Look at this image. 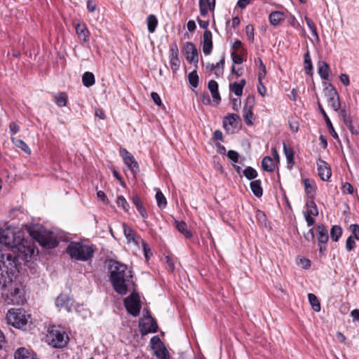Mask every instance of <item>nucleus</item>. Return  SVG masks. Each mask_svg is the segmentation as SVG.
<instances>
[{"label":"nucleus","mask_w":359,"mask_h":359,"mask_svg":"<svg viewBox=\"0 0 359 359\" xmlns=\"http://www.w3.org/2000/svg\"><path fill=\"white\" fill-rule=\"evenodd\" d=\"M34 253V245L24 239L23 232L0 228V285L7 275L19 271Z\"/></svg>","instance_id":"f257e3e1"},{"label":"nucleus","mask_w":359,"mask_h":359,"mask_svg":"<svg viewBox=\"0 0 359 359\" xmlns=\"http://www.w3.org/2000/svg\"><path fill=\"white\" fill-rule=\"evenodd\" d=\"M110 280L114 290L125 295L134 286L132 271L125 264L113 262L110 265Z\"/></svg>","instance_id":"f03ea898"},{"label":"nucleus","mask_w":359,"mask_h":359,"mask_svg":"<svg viewBox=\"0 0 359 359\" xmlns=\"http://www.w3.org/2000/svg\"><path fill=\"white\" fill-rule=\"evenodd\" d=\"M11 274L7 275L5 284L0 285V292L5 302L11 304H22L25 302L24 292L22 285L13 280Z\"/></svg>","instance_id":"7ed1b4c3"},{"label":"nucleus","mask_w":359,"mask_h":359,"mask_svg":"<svg viewBox=\"0 0 359 359\" xmlns=\"http://www.w3.org/2000/svg\"><path fill=\"white\" fill-rule=\"evenodd\" d=\"M66 252L72 259L87 262L93 258L95 248L92 244L72 241L67 245Z\"/></svg>","instance_id":"20e7f679"},{"label":"nucleus","mask_w":359,"mask_h":359,"mask_svg":"<svg viewBox=\"0 0 359 359\" xmlns=\"http://www.w3.org/2000/svg\"><path fill=\"white\" fill-rule=\"evenodd\" d=\"M29 233L43 247L54 248L58 245L57 241L52 236V233L45 230L41 226L30 227Z\"/></svg>","instance_id":"39448f33"},{"label":"nucleus","mask_w":359,"mask_h":359,"mask_svg":"<svg viewBox=\"0 0 359 359\" xmlns=\"http://www.w3.org/2000/svg\"><path fill=\"white\" fill-rule=\"evenodd\" d=\"M46 341L53 347L61 348L67 344L69 337L60 327L53 326L48 330Z\"/></svg>","instance_id":"423d86ee"},{"label":"nucleus","mask_w":359,"mask_h":359,"mask_svg":"<svg viewBox=\"0 0 359 359\" xmlns=\"http://www.w3.org/2000/svg\"><path fill=\"white\" fill-rule=\"evenodd\" d=\"M30 319V315L21 309H11L6 313L8 323L18 329L25 327Z\"/></svg>","instance_id":"0eeeda50"},{"label":"nucleus","mask_w":359,"mask_h":359,"mask_svg":"<svg viewBox=\"0 0 359 359\" xmlns=\"http://www.w3.org/2000/svg\"><path fill=\"white\" fill-rule=\"evenodd\" d=\"M124 306L127 311L133 316H137L141 309L140 299L138 294L135 292L127 297L124 300Z\"/></svg>","instance_id":"6e6552de"},{"label":"nucleus","mask_w":359,"mask_h":359,"mask_svg":"<svg viewBox=\"0 0 359 359\" xmlns=\"http://www.w3.org/2000/svg\"><path fill=\"white\" fill-rule=\"evenodd\" d=\"M324 93L327 97L328 104L335 111L339 110L341 104L339 101V94L334 86L329 84L325 89Z\"/></svg>","instance_id":"1a4fd4ad"},{"label":"nucleus","mask_w":359,"mask_h":359,"mask_svg":"<svg viewBox=\"0 0 359 359\" xmlns=\"http://www.w3.org/2000/svg\"><path fill=\"white\" fill-rule=\"evenodd\" d=\"M120 154L123 158L124 163L128 166L135 177L140 171L138 163L134 156L126 149H121Z\"/></svg>","instance_id":"9d476101"},{"label":"nucleus","mask_w":359,"mask_h":359,"mask_svg":"<svg viewBox=\"0 0 359 359\" xmlns=\"http://www.w3.org/2000/svg\"><path fill=\"white\" fill-rule=\"evenodd\" d=\"M151 344L154 353L158 359H169L168 351L158 337H153Z\"/></svg>","instance_id":"9b49d317"},{"label":"nucleus","mask_w":359,"mask_h":359,"mask_svg":"<svg viewBox=\"0 0 359 359\" xmlns=\"http://www.w3.org/2000/svg\"><path fill=\"white\" fill-rule=\"evenodd\" d=\"M318 231L317 240L318 243L319 252L321 255H325L327 250L326 245L329 239L328 231L326 227L323 225H318L316 226Z\"/></svg>","instance_id":"f8f14e48"},{"label":"nucleus","mask_w":359,"mask_h":359,"mask_svg":"<svg viewBox=\"0 0 359 359\" xmlns=\"http://www.w3.org/2000/svg\"><path fill=\"white\" fill-rule=\"evenodd\" d=\"M122 226L128 244H133L136 247L140 248V245L142 243V241H144V240L126 223H123Z\"/></svg>","instance_id":"ddd939ff"},{"label":"nucleus","mask_w":359,"mask_h":359,"mask_svg":"<svg viewBox=\"0 0 359 359\" xmlns=\"http://www.w3.org/2000/svg\"><path fill=\"white\" fill-rule=\"evenodd\" d=\"M201 27L205 29L203 41V52L205 55H208L212 50V36L210 30L208 29L209 24H199Z\"/></svg>","instance_id":"4468645a"},{"label":"nucleus","mask_w":359,"mask_h":359,"mask_svg":"<svg viewBox=\"0 0 359 359\" xmlns=\"http://www.w3.org/2000/svg\"><path fill=\"white\" fill-rule=\"evenodd\" d=\"M255 104V97L248 96L246 99L243 109V119L248 126L252 125L253 113L252 108Z\"/></svg>","instance_id":"2eb2a0df"},{"label":"nucleus","mask_w":359,"mask_h":359,"mask_svg":"<svg viewBox=\"0 0 359 359\" xmlns=\"http://www.w3.org/2000/svg\"><path fill=\"white\" fill-rule=\"evenodd\" d=\"M139 326L142 335H145L151 332H156L158 328L156 322L151 316H148L144 320L140 321Z\"/></svg>","instance_id":"dca6fc26"},{"label":"nucleus","mask_w":359,"mask_h":359,"mask_svg":"<svg viewBox=\"0 0 359 359\" xmlns=\"http://www.w3.org/2000/svg\"><path fill=\"white\" fill-rule=\"evenodd\" d=\"M74 301L68 295L60 294L55 299V306L59 309H64L70 312L74 306Z\"/></svg>","instance_id":"f3484780"},{"label":"nucleus","mask_w":359,"mask_h":359,"mask_svg":"<svg viewBox=\"0 0 359 359\" xmlns=\"http://www.w3.org/2000/svg\"><path fill=\"white\" fill-rule=\"evenodd\" d=\"M269 20V22H282L285 20L294 22V18L287 11H273L270 13Z\"/></svg>","instance_id":"a211bd4d"},{"label":"nucleus","mask_w":359,"mask_h":359,"mask_svg":"<svg viewBox=\"0 0 359 359\" xmlns=\"http://www.w3.org/2000/svg\"><path fill=\"white\" fill-rule=\"evenodd\" d=\"M184 56L187 60L191 63L197 64L198 62V51L195 45L191 42H187L184 50Z\"/></svg>","instance_id":"6ab92c4d"},{"label":"nucleus","mask_w":359,"mask_h":359,"mask_svg":"<svg viewBox=\"0 0 359 359\" xmlns=\"http://www.w3.org/2000/svg\"><path fill=\"white\" fill-rule=\"evenodd\" d=\"M316 163L319 177L322 180L327 181L332 175V171L328 163L321 159H318Z\"/></svg>","instance_id":"aec40b11"},{"label":"nucleus","mask_w":359,"mask_h":359,"mask_svg":"<svg viewBox=\"0 0 359 359\" xmlns=\"http://www.w3.org/2000/svg\"><path fill=\"white\" fill-rule=\"evenodd\" d=\"M179 50L177 45L174 43L170 46V63L171 69L173 71H177L180 65V61L178 57Z\"/></svg>","instance_id":"412c9836"},{"label":"nucleus","mask_w":359,"mask_h":359,"mask_svg":"<svg viewBox=\"0 0 359 359\" xmlns=\"http://www.w3.org/2000/svg\"><path fill=\"white\" fill-rule=\"evenodd\" d=\"M318 109H319V111L322 114V115L323 116L324 118H325V123H326V125H327V127L328 128V130L330 133V135L336 140H338L339 139V136H338V134L337 133V132L335 131L333 126H332V123L330 119V118L328 117L327 113L325 112V111L324 110L323 106L321 105L320 103H318Z\"/></svg>","instance_id":"4be33fe9"},{"label":"nucleus","mask_w":359,"mask_h":359,"mask_svg":"<svg viewBox=\"0 0 359 359\" xmlns=\"http://www.w3.org/2000/svg\"><path fill=\"white\" fill-rule=\"evenodd\" d=\"M208 88L211 93L213 100L219 104L221 101V97L218 90V83L215 80H210L208 82Z\"/></svg>","instance_id":"5701e85b"},{"label":"nucleus","mask_w":359,"mask_h":359,"mask_svg":"<svg viewBox=\"0 0 359 359\" xmlns=\"http://www.w3.org/2000/svg\"><path fill=\"white\" fill-rule=\"evenodd\" d=\"M330 66L324 61H319L318 63V72L320 76L324 80H329L330 78Z\"/></svg>","instance_id":"b1692460"},{"label":"nucleus","mask_w":359,"mask_h":359,"mask_svg":"<svg viewBox=\"0 0 359 359\" xmlns=\"http://www.w3.org/2000/svg\"><path fill=\"white\" fill-rule=\"evenodd\" d=\"M76 31L80 40L83 42L88 41L89 31L88 30L86 24H76Z\"/></svg>","instance_id":"393cba45"},{"label":"nucleus","mask_w":359,"mask_h":359,"mask_svg":"<svg viewBox=\"0 0 359 359\" xmlns=\"http://www.w3.org/2000/svg\"><path fill=\"white\" fill-rule=\"evenodd\" d=\"M245 83L246 81L245 79L241 80L240 82H235L230 85V90L232 91L236 95L241 96Z\"/></svg>","instance_id":"a878e982"},{"label":"nucleus","mask_w":359,"mask_h":359,"mask_svg":"<svg viewBox=\"0 0 359 359\" xmlns=\"http://www.w3.org/2000/svg\"><path fill=\"white\" fill-rule=\"evenodd\" d=\"M15 359H37L31 355L30 352L25 348H19L14 354Z\"/></svg>","instance_id":"bb28decb"},{"label":"nucleus","mask_w":359,"mask_h":359,"mask_svg":"<svg viewBox=\"0 0 359 359\" xmlns=\"http://www.w3.org/2000/svg\"><path fill=\"white\" fill-rule=\"evenodd\" d=\"M304 189L307 196L310 198H313L316 193V187L312 180L306 179L304 181Z\"/></svg>","instance_id":"cd10ccee"},{"label":"nucleus","mask_w":359,"mask_h":359,"mask_svg":"<svg viewBox=\"0 0 359 359\" xmlns=\"http://www.w3.org/2000/svg\"><path fill=\"white\" fill-rule=\"evenodd\" d=\"M132 201L133 204L135 205L137 210L139 211L140 214L142 217V218L146 219L147 218V213L144 207L142 206V201L140 198L135 195L133 196Z\"/></svg>","instance_id":"c85d7f7f"},{"label":"nucleus","mask_w":359,"mask_h":359,"mask_svg":"<svg viewBox=\"0 0 359 359\" xmlns=\"http://www.w3.org/2000/svg\"><path fill=\"white\" fill-rule=\"evenodd\" d=\"M176 228L186 238H191L193 236L191 231L188 229L187 224L185 222H177Z\"/></svg>","instance_id":"c756f323"},{"label":"nucleus","mask_w":359,"mask_h":359,"mask_svg":"<svg viewBox=\"0 0 359 359\" xmlns=\"http://www.w3.org/2000/svg\"><path fill=\"white\" fill-rule=\"evenodd\" d=\"M262 166L266 172H273L275 170V163L270 156H265L262 159Z\"/></svg>","instance_id":"7c9ffc66"},{"label":"nucleus","mask_w":359,"mask_h":359,"mask_svg":"<svg viewBox=\"0 0 359 359\" xmlns=\"http://www.w3.org/2000/svg\"><path fill=\"white\" fill-rule=\"evenodd\" d=\"M283 151L285 155L287 164L292 167L294 165V151L293 149L283 143Z\"/></svg>","instance_id":"2f4dec72"},{"label":"nucleus","mask_w":359,"mask_h":359,"mask_svg":"<svg viewBox=\"0 0 359 359\" xmlns=\"http://www.w3.org/2000/svg\"><path fill=\"white\" fill-rule=\"evenodd\" d=\"M54 100L59 107H65L67 102V95L64 92L59 93L54 96Z\"/></svg>","instance_id":"473e14b6"},{"label":"nucleus","mask_w":359,"mask_h":359,"mask_svg":"<svg viewBox=\"0 0 359 359\" xmlns=\"http://www.w3.org/2000/svg\"><path fill=\"white\" fill-rule=\"evenodd\" d=\"M82 82L86 87H90L95 83V76L91 72H86L83 74Z\"/></svg>","instance_id":"72a5a7b5"},{"label":"nucleus","mask_w":359,"mask_h":359,"mask_svg":"<svg viewBox=\"0 0 359 359\" xmlns=\"http://www.w3.org/2000/svg\"><path fill=\"white\" fill-rule=\"evenodd\" d=\"M250 189L257 197H261L263 194L260 180H255L250 182Z\"/></svg>","instance_id":"f704fd0d"},{"label":"nucleus","mask_w":359,"mask_h":359,"mask_svg":"<svg viewBox=\"0 0 359 359\" xmlns=\"http://www.w3.org/2000/svg\"><path fill=\"white\" fill-rule=\"evenodd\" d=\"M11 140L12 142L13 143V144H15V146L21 149L25 153H27V154L31 153V150H30L29 147L23 140L16 138V137H13L11 138Z\"/></svg>","instance_id":"c9c22d12"},{"label":"nucleus","mask_w":359,"mask_h":359,"mask_svg":"<svg viewBox=\"0 0 359 359\" xmlns=\"http://www.w3.org/2000/svg\"><path fill=\"white\" fill-rule=\"evenodd\" d=\"M342 234V229L339 225H334L331 228L330 230V236L331 239L334 241L337 242L339 239V238L341 236Z\"/></svg>","instance_id":"e433bc0d"},{"label":"nucleus","mask_w":359,"mask_h":359,"mask_svg":"<svg viewBox=\"0 0 359 359\" xmlns=\"http://www.w3.org/2000/svg\"><path fill=\"white\" fill-rule=\"evenodd\" d=\"M304 63L306 73L309 75L311 74L313 70V65L309 50H307V52L304 54Z\"/></svg>","instance_id":"4c0bfd02"},{"label":"nucleus","mask_w":359,"mask_h":359,"mask_svg":"<svg viewBox=\"0 0 359 359\" xmlns=\"http://www.w3.org/2000/svg\"><path fill=\"white\" fill-rule=\"evenodd\" d=\"M239 119V116L236 114H231L226 116L223 121L224 127L229 130L228 125L233 126L236 122Z\"/></svg>","instance_id":"58836bf2"},{"label":"nucleus","mask_w":359,"mask_h":359,"mask_svg":"<svg viewBox=\"0 0 359 359\" xmlns=\"http://www.w3.org/2000/svg\"><path fill=\"white\" fill-rule=\"evenodd\" d=\"M307 206V214L312 215L313 216H317L318 215V210L316 204L315 203L313 198H310L306 202Z\"/></svg>","instance_id":"ea45409f"},{"label":"nucleus","mask_w":359,"mask_h":359,"mask_svg":"<svg viewBox=\"0 0 359 359\" xmlns=\"http://www.w3.org/2000/svg\"><path fill=\"white\" fill-rule=\"evenodd\" d=\"M156 200L157 205L161 208H164L167 205V200L163 194L158 189H156Z\"/></svg>","instance_id":"a19ab883"},{"label":"nucleus","mask_w":359,"mask_h":359,"mask_svg":"<svg viewBox=\"0 0 359 359\" xmlns=\"http://www.w3.org/2000/svg\"><path fill=\"white\" fill-rule=\"evenodd\" d=\"M308 298L309 302L315 311H320V304L317 298V297L312 293L309 294Z\"/></svg>","instance_id":"79ce46f5"},{"label":"nucleus","mask_w":359,"mask_h":359,"mask_svg":"<svg viewBox=\"0 0 359 359\" xmlns=\"http://www.w3.org/2000/svg\"><path fill=\"white\" fill-rule=\"evenodd\" d=\"M188 79L189 84L194 87L196 88L198 86V76L197 74V71L194 69L191 72H190L188 75Z\"/></svg>","instance_id":"37998d69"},{"label":"nucleus","mask_w":359,"mask_h":359,"mask_svg":"<svg viewBox=\"0 0 359 359\" xmlns=\"http://www.w3.org/2000/svg\"><path fill=\"white\" fill-rule=\"evenodd\" d=\"M243 175L245 176V177L249 180H252L257 177V171L252 167H248L246 168L243 171Z\"/></svg>","instance_id":"c03bdc74"},{"label":"nucleus","mask_w":359,"mask_h":359,"mask_svg":"<svg viewBox=\"0 0 359 359\" xmlns=\"http://www.w3.org/2000/svg\"><path fill=\"white\" fill-rule=\"evenodd\" d=\"M208 2H205L204 0H199V7H200V12L201 15L205 16L208 14V10L211 9L212 7V4H208L207 5Z\"/></svg>","instance_id":"a18cd8bd"},{"label":"nucleus","mask_w":359,"mask_h":359,"mask_svg":"<svg viewBox=\"0 0 359 359\" xmlns=\"http://www.w3.org/2000/svg\"><path fill=\"white\" fill-rule=\"evenodd\" d=\"M117 205L118 207H121L124 210H126V211L128 210L129 204L123 196H118Z\"/></svg>","instance_id":"49530a36"},{"label":"nucleus","mask_w":359,"mask_h":359,"mask_svg":"<svg viewBox=\"0 0 359 359\" xmlns=\"http://www.w3.org/2000/svg\"><path fill=\"white\" fill-rule=\"evenodd\" d=\"M353 236H350L346 242V248L348 251L353 250L355 247V242Z\"/></svg>","instance_id":"de8ad7c7"},{"label":"nucleus","mask_w":359,"mask_h":359,"mask_svg":"<svg viewBox=\"0 0 359 359\" xmlns=\"http://www.w3.org/2000/svg\"><path fill=\"white\" fill-rule=\"evenodd\" d=\"M141 244L142 246L144 257L146 259H149L150 256L152 255L151 248L149 247L148 244L144 241H142Z\"/></svg>","instance_id":"09e8293b"},{"label":"nucleus","mask_w":359,"mask_h":359,"mask_svg":"<svg viewBox=\"0 0 359 359\" xmlns=\"http://www.w3.org/2000/svg\"><path fill=\"white\" fill-rule=\"evenodd\" d=\"M341 191L344 194H352L353 193L354 189L353 186L350 183L345 182L342 185Z\"/></svg>","instance_id":"8fccbe9b"},{"label":"nucleus","mask_w":359,"mask_h":359,"mask_svg":"<svg viewBox=\"0 0 359 359\" xmlns=\"http://www.w3.org/2000/svg\"><path fill=\"white\" fill-rule=\"evenodd\" d=\"M254 30L255 28L252 24H248L245 27V32L250 41L254 40Z\"/></svg>","instance_id":"3c124183"},{"label":"nucleus","mask_w":359,"mask_h":359,"mask_svg":"<svg viewBox=\"0 0 359 359\" xmlns=\"http://www.w3.org/2000/svg\"><path fill=\"white\" fill-rule=\"evenodd\" d=\"M231 56L234 64L240 65L243 61V57L238 54L236 51H233L231 54Z\"/></svg>","instance_id":"603ef678"},{"label":"nucleus","mask_w":359,"mask_h":359,"mask_svg":"<svg viewBox=\"0 0 359 359\" xmlns=\"http://www.w3.org/2000/svg\"><path fill=\"white\" fill-rule=\"evenodd\" d=\"M227 157L234 163L238 161L239 154L237 151L233 150H229L227 153Z\"/></svg>","instance_id":"864d4df0"},{"label":"nucleus","mask_w":359,"mask_h":359,"mask_svg":"<svg viewBox=\"0 0 359 359\" xmlns=\"http://www.w3.org/2000/svg\"><path fill=\"white\" fill-rule=\"evenodd\" d=\"M350 230L352 232V235L354 238L359 240V225L358 224H351L350 226Z\"/></svg>","instance_id":"5fc2aeb1"},{"label":"nucleus","mask_w":359,"mask_h":359,"mask_svg":"<svg viewBox=\"0 0 359 359\" xmlns=\"http://www.w3.org/2000/svg\"><path fill=\"white\" fill-rule=\"evenodd\" d=\"M259 72L258 74V80H262V78L265 76L266 74V67L262 62V60L259 59Z\"/></svg>","instance_id":"6e6d98bb"},{"label":"nucleus","mask_w":359,"mask_h":359,"mask_svg":"<svg viewBox=\"0 0 359 359\" xmlns=\"http://www.w3.org/2000/svg\"><path fill=\"white\" fill-rule=\"evenodd\" d=\"M151 97L153 102L156 105H158V106L162 105V102H161V97L157 93L152 92L151 94Z\"/></svg>","instance_id":"4d7b16f0"},{"label":"nucleus","mask_w":359,"mask_h":359,"mask_svg":"<svg viewBox=\"0 0 359 359\" xmlns=\"http://www.w3.org/2000/svg\"><path fill=\"white\" fill-rule=\"evenodd\" d=\"M9 129H10V131L12 133V135H15L19 132L20 127L16 123L11 122L9 124Z\"/></svg>","instance_id":"13d9d810"},{"label":"nucleus","mask_w":359,"mask_h":359,"mask_svg":"<svg viewBox=\"0 0 359 359\" xmlns=\"http://www.w3.org/2000/svg\"><path fill=\"white\" fill-rule=\"evenodd\" d=\"M304 237L306 238V240H307L308 241H312V242H314V238H315V235H314V229L312 228L311 229L309 230V231L304 235Z\"/></svg>","instance_id":"bf43d9fd"},{"label":"nucleus","mask_w":359,"mask_h":359,"mask_svg":"<svg viewBox=\"0 0 359 359\" xmlns=\"http://www.w3.org/2000/svg\"><path fill=\"white\" fill-rule=\"evenodd\" d=\"M259 81V84L257 86V90H258V93L262 96L264 97L266 93V87L264 86L262 80H258Z\"/></svg>","instance_id":"052dcab7"},{"label":"nucleus","mask_w":359,"mask_h":359,"mask_svg":"<svg viewBox=\"0 0 359 359\" xmlns=\"http://www.w3.org/2000/svg\"><path fill=\"white\" fill-rule=\"evenodd\" d=\"M97 4L94 0H88L87 9L89 12L93 13L96 8Z\"/></svg>","instance_id":"680f3d73"},{"label":"nucleus","mask_w":359,"mask_h":359,"mask_svg":"<svg viewBox=\"0 0 359 359\" xmlns=\"http://www.w3.org/2000/svg\"><path fill=\"white\" fill-rule=\"evenodd\" d=\"M241 104V99L234 98L232 100V108L234 111H238Z\"/></svg>","instance_id":"e2e57ef3"},{"label":"nucleus","mask_w":359,"mask_h":359,"mask_svg":"<svg viewBox=\"0 0 359 359\" xmlns=\"http://www.w3.org/2000/svg\"><path fill=\"white\" fill-rule=\"evenodd\" d=\"M252 0H238L237 2V6L241 9H244L249 5Z\"/></svg>","instance_id":"0e129e2a"},{"label":"nucleus","mask_w":359,"mask_h":359,"mask_svg":"<svg viewBox=\"0 0 359 359\" xmlns=\"http://www.w3.org/2000/svg\"><path fill=\"white\" fill-rule=\"evenodd\" d=\"M201 99L203 104L205 105H208L211 102L210 97L206 93H204L201 95Z\"/></svg>","instance_id":"69168bd1"},{"label":"nucleus","mask_w":359,"mask_h":359,"mask_svg":"<svg viewBox=\"0 0 359 359\" xmlns=\"http://www.w3.org/2000/svg\"><path fill=\"white\" fill-rule=\"evenodd\" d=\"M340 80L341 81V83L346 86H349L350 84V81H349V77L347 74H341L340 75Z\"/></svg>","instance_id":"338daca9"},{"label":"nucleus","mask_w":359,"mask_h":359,"mask_svg":"<svg viewBox=\"0 0 359 359\" xmlns=\"http://www.w3.org/2000/svg\"><path fill=\"white\" fill-rule=\"evenodd\" d=\"M224 65V56H222V59L219 62H218L216 65H211V70L214 71L217 69L219 68L220 67H223Z\"/></svg>","instance_id":"774afa93"}]
</instances>
